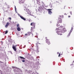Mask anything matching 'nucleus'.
<instances>
[{"mask_svg": "<svg viewBox=\"0 0 74 74\" xmlns=\"http://www.w3.org/2000/svg\"><path fill=\"white\" fill-rule=\"evenodd\" d=\"M1 44H3V41H1Z\"/></svg>", "mask_w": 74, "mask_h": 74, "instance_id": "obj_22", "label": "nucleus"}, {"mask_svg": "<svg viewBox=\"0 0 74 74\" xmlns=\"http://www.w3.org/2000/svg\"><path fill=\"white\" fill-rule=\"evenodd\" d=\"M62 26L60 27V28H57V33L58 35H62Z\"/></svg>", "mask_w": 74, "mask_h": 74, "instance_id": "obj_1", "label": "nucleus"}, {"mask_svg": "<svg viewBox=\"0 0 74 74\" xmlns=\"http://www.w3.org/2000/svg\"><path fill=\"white\" fill-rule=\"evenodd\" d=\"M57 54H59V52H58Z\"/></svg>", "mask_w": 74, "mask_h": 74, "instance_id": "obj_29", "label": "nucleus"}, {"mask_svg": "<svg viewBox=\"0 0 74 74\" xmlns=\"http://www.w3.org/2000/svg\"><path fill=\"white\" fill-rule=\"evenodd\" d=\"M24 10H25V11L27 12L28 14H29V15H30V14H31V12H30V10H29V9L25 8H24Z\"/></svg>", "mask_w": 74, "mask_h": 74, "instance_id": "obj_2", "label": "nucleus"}, {"mask_svg": "<svg viewBox=\"0 0 74 74\" xmlns=\"http://www.w3.org/2000/svg\"><path fill=\"white\" fill-rule=\"evenodd\" d=\"M10 24V23H9V22H7L6 25L5 26V27H8V25H9V24Z\"/></svg>", "mask_w": 74, "mask_h": 74, "instance_id": "obj_10", "label": "nucleus"}, {"mask_svg": "<svg viewBox=\"0 0 74 74\" xmlns=\"http://www.w3.org/2000/svg\"><path fill=\"white\" fill-rule=\"evenodd\" d=\"M31 26H32L33 27V29H35L36 27V24L34 22H32L31 23Z\"/></svg>", "mask_w": 74, "mask_h": 74, "instance_id": "obj_4", "label": "nucleus"}, {"mask_svg": "<svg viewBox=\"0 0 74 74\" xmlns=\"http://www.w3.org/2000/svg\"><path fill=\"white\" fill-rule=\"evenodd\" d=\"M37 48H38V46H37Z\"/></svg>", "mask_w": 74, "mask_h": 74, "instance_id": "obj_30", "label": "nucleus"}, {"mask_svg": "<svg viewBox=\"0 0 74 74\" xmlns=\"http://www.w3.org/2000/svg\"><path fill=\"white\" fill-rule=\"evenodd\" d=\"M60 53L59 54V55H58V57H60Z\"/></svg>", "mask_w": 74, "mask_h": 74, "instance_id": "obj_25", "label": "nucleus"}, {"mask_svg": "<svg viewBox=\"0 0 74 74\" xmlns=\"http://www.w3.org/2000/svg\"><path fill=\"white\" fill-rule=\"evenodd\" d=\"M37 52H38V53L39 52V51H38V50H37Z\"/></svg>", "mask_w": 74, "mask_h": 74, "instance_id": "obj_24", "label": "nucleus"}, {"mask_svg": "<svg viewBox=\"0 0 74 74\" xmlns=\"http://www.w3.org/2000/svg\"><path fill=\"white\" fill-rule=\"evenodd\" d=\"M22 62H25V60H23L22 61Z\"/></svg>", "mask_w": 74, "mask_h": 74, "instance_id": "obj_21", "label": "nucleus"}, {"mask_svg": "<svg viewBox=\"0 0 74 74\" xmlns=\"http://www.w3.org/2000/svg\"><path fill=\"white\" fill-rule=\"evenodd\" d=\"M40 40V39H37L38 41H37L36 42V45H37V44H40V43H39V42H38V40Z\"/></svg>", "mask_w": 74, "mask_h": 74, "instance_id": "obj_13", "label": "nucleus"}, {"mask_svg": "<svg viewBox=\"0 0 74 74\" xmlns=\"http://www.w3.org/2000/svg\"><path fill=\"white\" fill-rule=\"evenodd\" d=\"M68 17H69V18H70V17H71L70 16H69Z\"/></svg>", "mask_w": 74, "mask_h": 74, "instance_id": "obj_27", "label": "nucleus"}, {"mask_svg": "<svg viewBox=\"0 0 74 74\" xmlns=\"http://www.w3.org/2000/svg\"><path fill=\"white\" fill-rule=\"evenodd\" d=\"M31 30L32 31V32L33 30V27H31Z\"/></svg>", "mask_w": 74, "mask_h": 74, "instance_id": "obj_16", "label": "nucleus"}, {"mask_svg": "<svg viewBox=\"0 0 74 74\" xmlns=\"http://www.w3.org/2000/svg\"><path fill=\"white\" fill-rule=\"evenodd\" d=\"M28 34H25V36H27L28 35H29V36H30V35L31 36H33V34L32 32H28Z\"/></svg>", "mask_w": 74, "mask_h": 74, "instance_id": "obj_5", "label": "nucleus"}, {"mask_svg": "<svg viewBox=\"0 0 74 74\" xmlns=\"http://www.w3.org/2000/svg\"><path fill=\"white\" fill-rule=\"evenodd\" d=\"M19 24H17V27H19Z\"/></svg>", "mask_w": 74, "mask_h": 74, "instance_id": "obj_19", "label": "nucleus"}, {"mask_svg": "<svg viewBox=\"0 0 74 74\" xmlns=\"http://www.w3.org/2000/svg\"><path fill=\"white\" fill-rule=\"evenodd\" d=\"M58 22L59 23H62V20L61 18H59Z\"/></svg>", "mask_w": 74, "mask_h": 74, "instance_id": "obj_9", "label": "nucleus"}, {"mask_svg": "<svg viewBox=\"0 0 74 74\" xmlns=\"http://www.w3.org/2000/svg\"><path fill=\"white\" fill-rule=\"evenodd\" d=\"M9 19L10 20H11V17L9 18Z\"/></svg>", "mask_w": 74, "mask_h": 74, "instance_id": "obj_23", "label": "nucleus"}, {"mask_svg": "<svg viewBox=\"0 0 74 74\" xmlns=\"http://www.w3.org/2000/svg\"><path fill=\"white\" fill-rule=\"evenodd\" d=\"M47 10L48 11H49L48 12L49 14V15H51V14H52V11H51V10H52V9H47Z\"/></svg>", "mask_w": 74, "mask_h": 74, "instance_id": "obj_6", "label": "nucleus"}, {"mask_svg": "<svg viewBox=\"0 0 74 74\" xmlns=\"http://www.w3.org/2000/svg\"><path fill=\"white\" fill-rule=\"evenodd\" d=\"M8 33V31H6L5 32V34H7Z\"/></svg>", "mask_w": 74, "mask_h": 74, "instance_id": "obj_18", "label": "nucleus"}, {"mask_svg": "<svg viewBox=\"0 0 74 74\" xmlns=\"http://www.w3.org/2000/svg\"><path fill=\"white\" fill-rule=\"evenodd\" d=\"M71 34V32H69V34L67 36V37H69V36H70V34Z\"/></svg>", "mask_w": 74, "mask_h": 74, "instance_id": "obj_17", "label": "nucleus"}, {"mask_svg": "<svg viewBox=\"0 0 74 74\" xmlns=\"http://www.w3.org/2000/svg\"><path fill=\"white\" fill-rule=\"evenodd\" d=\"M46 40V42L48 44V45H50L51 44V43L50 42V41H49V39H47V37H46L45 38Z\"/></svg>", "mask_w": 74, "mask_h": 74, "instance_id": "obj_3", "label": "nucleus"}, {"mask_svg": "<svg viewBox=\"0 0 74 74\" xmlns=\"http://www.w3.org/2000/svg\"><path fill=\"white\" fill-rule=\"evenodd\" d=\"M20 16V18H21V19H23V20H24V21H26V19L24 17H23L22 16Z\"/></svg>", "mask_w": 74, "mask_h": 74, "instance_id": "obj_12", "label": "nucleus"}, {"mask_svg": "<svg viewBox=\"0 0 74 74\" xmlns=\"http://www.w3.org/2000/svg\"><path fill=\"white\" fill-rule=\"evenodd\" d=\"M62 27H62V31L61 32L62 33H65L66 31V29L65 28H63Z\"/></svg>", "mask_w": 74, "mask_h": 74, "instance_id": "obj_7", "label": "nucleus"}, {"mask_svg": "<svg viewBox=\"0 0 74 74\" xmlns=\"http://www.w3.org/2000/svg\"><path fill=\"white\" fill-rule=\"evenodd\" d=\"M19 1L21 3H24V2H25L24 0H19Z\"/></svg>", "mask_w": 74, "mask_h": 74, "instance_id": "obj_11", "label": "nucleus"}, {"mask_svg": "<svg viewBox=\"0 0 74 74\" xmlns=\"http://www.w3.org/2000/svg\"><path fill=\"white\" fill-rule=\"evenodd\" d=\"M12 48L13 50H14V51L16 52V47L13 46L12 47Z\"/></svg>", "mask_w": 74, "mask_h": 74, "instance_id": "obj_8", "label": "nucleus"}, {"mask_svg": "<svg viewBox=\"0 0 74 74\" xmlns=\"http://www.w3.org/2000/svg\"><path fill=\"white\" fill-rule=\"evenodd\" d=\"M73 28H72H72H71V30H73V29H73Z\"/></svg>", "mask_w": 74, "mask_h": 74, "instance_id": "obj_28", "label": "nucleus"}, {"mask_svg": "<svg viewBox=\"0 0 74 74\" xmlns=\"http://www.w3.org/2000/svg\"><path fill=\"white\" fill-rule=\"evenodd\" d=\"M20 58H21V59H25V58H24L23 57H21V56H20L19 57Z\"/></svg>", "mask_w": 74, "mask_h": 74, "instance_id": "obj_15", "label": "nucleus"}, {"mask_svg": "<svg viewBox=\"0 0 74 74\" xmlns=\"http://www.w3.org/2000/svg\"><path fill=\"white\" fill-rule=\"evenodd\" d=\"M70 13L71 15H72V12L71 11L70 12Z\"/></svg>", "mask_w": 74, "mask_h": 74, "instance_id": "obj_20", "label": "nucleus"}, {"mask_svg": "<svg viewBox=\"0 0 74 74\" xmlns=\"http://www.w3.org/2000/svg\"><path fill=\"white\" fill-rule=\"evenodd\" d=\"M15 10H16V6H15Z\"/></svg>", "mask_w": 74, "mask_h": 74, "instance_id": "obj_26", "label": "nucleus"}, {"mask_svg": "<svg viewBox=\"0 0 74 74\" xmlns=\"http://www.w3.org/2000/svg\"><path fill=\"white\" fill-rule=\"evenodd\" d=\"M37 38H38V37H37Z\"/></svg>", "mask_w": 74, "mask_h": 74, "instance_id": "obj_31", "label": "nucleus"}, {"mask_svg": "<svg viewBox=\"0 0 74 74\" xmlns=\"http://www.w3.org/2000/svg\"><path fill=\"white\" fill-rule=\"evenodd\" d=\"M17 30H18V31H21V28H20V27H18L17 28Z\"/></svg>", "mask_w": 74, "mask_h": 74, "instance_id": "obj_14", "label": "nucleus"}]
</instances>
